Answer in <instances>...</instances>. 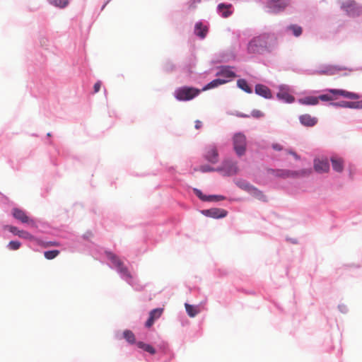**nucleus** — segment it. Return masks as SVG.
Listing matches in <instances>:
<instances>
[{
	"mask_svg": "<svg viewBox=\"0 0 362 362\" xmlns=\"http://www.w3.org/2000/svg\"><path fill=\"white\" fill-rule=\"evenodd\" d=\"M276 38L268 33H262L252 38L247 45V50L252 54H260L273 45Z\"/></svg>",
	"mask_w": 362,
	"mask_h": 362,
	"instance_id": "obj_1",
	"label": "nucleus"
},
{
	"mask_svg": "<svg viewBox=\"0 0 362 362\" xmlns=\"http://www.w3.org/2000/svg\"><path fill=\"white\" fill-rule=\"evenodd\" d=\"M327 91L331 93L329 94H323L317 97L319 100L322 101H331L337 99V95L342 96L345 98L351 99V100H358L360 98V95L354 92H350L346 90L342 89H329Z\"/></svg>",
	"mask_w": 362,
	"mask_h": 362,
	"instance_id": "obj_2",
	"label": "nucleus"
},
{
	"mask_svg": "<svg viewBox=\"0 0 362 362\" xmlns=\"http://www.w3.org/2000/svg\"><path fill=\"white\" fill-rule=\"evenodd\" d=\"M201 90L189 86H182L175 90L174 95L180 101L190 100L201 93Z\"/></svg>",
	"mask_w": 362,
	"mask_h": 362,
	"instance_id": "obj_3",
	"label": "nucleus"
},
{
	"mask_svg": "<svg viewBox=\"0 0 362 362\" xmlns=\"http://www.w3.org/2000/svg\"><path fill=\"white\" fill-rule=\"evenodd\" d=\"M233 149L238 156H242L246 151L247 140L243 133H236L233 136Z\"/></svg>",
	"mask_w": 362,
	"mask_h": 362,
	"instance_id": "obj_4",
	"label": "nucleus"
},
{
	"mask_svg": "<svg viewBox=\"0 0 362 362\" xmlns=\"http://www.w3.org/2000/svg\"><path fill=\"white\" fill-rule=\"evenodd\" d=\"M276 176L287 178L293 177L297 178L300 177H306L311 174L312 170L310 169H303L300 170H273Z\"/></svg>",
	"mask_w": 362,
	"mask_h": 362,
	"instance_id": "obj_5",
	"label": "nucleus"
},
{
	"mask_svg": "<svg viewBox=\"0 0 362 362\" xmlns=\"http://www.w3.org/2000/svg\"><path fill=\"white\" fill-rule=\"evenodd\" d=\"M107 257L111 262L117 268L119 272L122 274L127 278H132V275L129 273L128 269L124 265L121 259L114 253L111 252H105Z\"/></svg>",
	"mask_w": 362,
	"mask_h": 362,
	"instance_id": "obj_6",
	"label": "nucleus"
},
{
	"mask_svg": "<svg viewBox=\"0 0 362 362\" xmlns=\"http://www.w3.org/2000/svg\"><path fill=\"white\" fill-rule=\"evenodd\" d=\"M12 215L13 217L20 221L23 223H28L31 226L36 227V224L32 218L27 216L26 213L21 209L13 208L12 209Z\"/></svg>",
	"mask_w": 362,
	"mask_h": 362,
	"instance_id": "obj_7",
	"label": "nucleus"
},
{
	"mask_svg": "<svg viewBox=\"0 0 362 362\" xmlns=\"http://www.w3.org/2000/svg\"><path fill=\"white\" fill-rule=\"evenodd\" d=\"M289 0H268V7L273 13L283 11L289 5Z\"/></svg>",
	"mask_w": 362,
	"mask_h": 362,
	"instance_id": "obj_8",
	"label": "nucleus"
},
{
	"mask_svg": "<svg viewBox=\"0 0 362 362\" xmlns=\"http://www.w3.org/2000/svg\"><path fill=\"white\" fill-rule=\"evenodd\" d=\"M204 158L211 163L215 164L218 161V152L216 146L210 145L206 147Z\"/></svg>",
	"mask_w": 362,
	"mask_h": 362,
	"instance_id": "obj_9",
	"label": "nucleus"
},
{
	"mask_svg": "<svg viewBox=\"0 0 362 362\" xmlns=\"http://www.w3.org/2000/svg\"><path fill=\"white\" fill-rule=\"evenodd\" d=\"M314 169L319 173H327L329 170V163L327 159H315Z\"/></svg>",
	"mask_w": 362,
	"mask_h": 362,
	"instance_id": "obj_10",
	"label": "nucleus"
},
{
	"mask_svg": "<svg viewBox=\"0 0 362 362\" xmlns=\"http://www.w3.org/2000/svg\"><path fill=\"white\" fill-rule=\"evenodd\" d=\"M202 214L206 216L214 218H223L227 215V211L222 209H210L202 211Z\"/></svg>",
	"mask_w": 362,
	"mask_h": 362,
	"instance_id": "obj_11",
	"label": "nucleus"
},
{
	"mask_svg": "<svg viewBox=\"0 0 362 362\" xmlns=\"http://www.w3.org/2000/svg\"><path fill=\"white\" fill-rule=\"evenodd\" d=\"M334 107H341L351 109H362V100L356 102L341 101L337 103H332Z\"/></svg>",
	"mask_w": 362,
	"mask_h": 362,
	"instance_id": "obj_12",
	"label": "nucleus"
},
{
	"mask_svg": "<svg viewBox=\"0 0 362 362\" xmlns=\"http://www.w3.org/2000/svg\"><path fill=\"white\" fill-rule=\"evenodd\" d=\"M8 230L12 233L13 234L18 235V237L21 238H24L26 240H34V236L31 235L30 233L25 230H18L16 227L13 226H6Z\"/></svg>",
	"mask_w": 362,
	"mask_h": 362,
	"instance_id": "obj_13",
	"label": "nucleus"
},
{
	"mask_svg": "<svg viewBox=\"0 0 362 362\" xmlns=\"http://www.w3.org/2000/svg\"><path fill=\"white\" fill-rule=\"evenodd\" d=\"M163 311V308H156L152 310L149 313L148 320L146 322V327L148 328L151 327L153 325L154 321L161 316Z\"/></svg>",
	"mask_w": 362,
	"mask_h": 362,
	"instance_id": "obj_14",
	"label": "nucleus"
},
{
	"mask_svg": "<svg viewBox=\"0 0 362 362\" xmlns=\"http://www.w3.org/2000/svg\"><path fill=\"white\" fill-rule=\"evenodd\" d=\"M300 123L305 127H311L317 123V119L312 117L309 114H304L299 117Z\"/></svg>",
	"mask_w": 362,
	"mask_h": 362,
	"instance_id": "obj_15",
	"label": "nucleus"
},
{
	"mask_svg": "<svg viewBox=\"0 0 362 362\" xmlns=\"http://www.w3.org/2000/svg\"><path fill=\"white\" fill-rule=\"evenodd\" d=\"M223 168L228 175L236 174L238 171L237 163L228 160L224 161Z\"/></svg>",
	"mask_w": 362,
	"mask_h": 362,
	"instance_id": "obj_16",
	"label": "nucleus"
},
{
	"mask_svg": "<svg viewBox=\"0 0 362 362\" xmlns=\"http://www.w3.org/2000/svg\"><path fill=\"white\" fill-rule=\"evenodd\" d=\"M344 69V67L340 66L329 65L327 66L325 69L319 71L317 73L319 74L324 75H333Z\"/></svg>",
	"mask_w": 362,
	"mask_h": 362,
	"instance_id": "obj_17",
	"label": "nucleus"
},
{
	"mask_svg": "<svg viewBox=\"0 0 362 362\" xmlns=\"http://www.w3.org/2000/svg\"><path fill=\"white\" fill-rule=\"evenodd\" d=\"M255 93L265 98H271L272 93L268 87L264 85L257 84L255 86Z\"/></svg>",
	"mask_w": 362,
	"mask_h": 362,
	"instance_id": "obj_18",
	"label": "nucleus"
},
{
	"mask_svg": "<svg viewBox=\"0 0 362 362\" xmlns=\"http://www.w3.org/2000/svg\"><path fill=\"white\" fill-rule=\"evenodd\" d=\"M208 33V28L206 25H204L202 23L199 22L195 24L194 26V33L196 35L203 39L206 36Z\"/></svg>",
	"mask_w": 362,
	"mask_h": 362,
	"instance_id": "obj_19",
	"label": "nucleus"
},
{
	"mask_svg": "<svg viewBox=\"0 0 362 362\" xmlns=\"http://www.w3.org/2000/svg\"><path fill=\"white\" fill-rule=\"evenodd\" d=\"M332 165L334 170L341 173L344 169V161L341 158L332 157L331 158Z\"/></svg>",
	"mask_w": 362,
	"mask_h": 362,
	"instance_id": "obj_20",
	"label": "nucleus"
},
{
	"mask_svg": "<svg viewBox=\"0 0 362 362\" xmlns=\"http://www.w3.org/2000/svg\"><path fill=\"white\" fill-rule=\"evenodd\" d=\"M231 6V4H220L218 6V12L223 18H228L232 13L230 11Z\"/></svg>",
	"mask_w": 362,
	"mask_h": 362,
	"instance_id": "obj_21",
	"label": "nucleus"
},
{
	"mask_svg": "<svg viewBox=\"0 0 362 362\" xmlns=\"http://www.w3.org/2000/svg\"><path fill=\"white\" fill-rule=\"evenodd\" d=\"M227 81H228L227 80L221 79V78L214 79L212 81H211L210 83H209L207 85H206L201 90V91H205V90H209V89L218 87L220 85H222V84H224V83H227Z\"/></svg>",
	"mask_w": 362,
	"mask_h": 362,
	"instance_id": "obj_22",
	"label": "nucleus"
},
{
	"mask_svg": "<svg viewBox=\"0 0 362 362\" xmlns=\"http://www.w3.org/2000/svg\"><path fill=\"white\" fill-rule=\"evenodd\" d=\"M298 102L302 105H315L318 104V98L315 96H308L299 99Z\"/></svg>",
	"mask_w": 362,
	"mask_h": 362,
	"instance_id": "obj_23",
	"label": "nucleus"
},
{
	"mask_svg": "<svg viewBox=\"0 0 362 362\" xmlns=\"http://www.w3.org/2000/svg\"><path fill=\"white\" fill-rule=\"evenodd\" d=\"M186 312L190 317H195L200 312V309L198 306L189 305L188 303L185 304Z\"/></svg>",
	"mask_w": 362,
	"mask_h": 362,
	"instance_id": "obj_24",
	"label": "nucleus"
},
{
	"mask_svg": "<svg viewBox=\"0 0 362 362\" xmlns=\"http://www.w3.org/2000/svg\"><path fill=\"white\" fill-rule=\"evenodd\" d=\"M277 97L280 100H284L286 103H292L294 101V98L288 92L281 90L277 93Z\"/></svg>",
	"mask_w": 362,
	"mask_h": 362,
	"instance_id": "obj_25",
	"label": "nucleus"
},
{
	"mask_svg": "<svg viewBox=\"0 0 362 362\" xmlns=\"http://www.w3.org/2000/svg\"><path fill=\"white\" fill-rule=\"evenodd\" d=\"M137 346L139 348L142 349L145 351H147L152 355L156 354V349L150 344H146L142 341H139L137 343Z\"/></svg>",
	"mask_w": 362,
	"mask_h": 362,
	"instance_id": "obj_26",
	"label": "nucleus"
},
{
	"mask_svg": "<svg viewBox=\"0 0 362 362\" xmlns=\"http://www.w3.org/2000/svg\"><path fill=\"white\" fill-rule=\"evenodd\" d=\"M249 193L259 200L266 201V197L263 194L262 192H261L254 186H252Z\"/></svg>",
	"mask_w": 362,
	"mask_h": 362,
	"instance_id": "obj_27",
	"label": "nucleus"
},
{
	"mask_svg": "<svg viewBox=\"0 0 362 362\" xmlns=\"http://www.w3.org/2000/svg\"><path fill=\"white\" fill-rule=\"evenodd\" d=\"M238 86L245 91L247 93H251L252 92L251 88L247 84V82L245 79H239L237 81Z\"/></svg>",
	"mask_w": 362,
	"mask_h": 362,
	"instance_id": "obj_28",
	"label": "nucleus"
},
{
	"mask_svg": "<svg viewBox=\"0 0 362 362\" xmlns=\"http://www.w3.org/2000/svg\"><path fill=\"white\" fill-rule=\"evenodd\" d=\"M287 30L291 31L293 35L296 37H299L303 32V29L300 26L294 24L288 26Z\"/></svg>",
	"mask_w": 362,
	"mask_h": 362,
	"instance_id": "obj_29",
	"label": "nucleus"
},
{
	"mask_svg": "<svg viewBox=\"0 0 362 362\" xmlns=\"http://www.w3.org/2000/svg\"><path fill=\"white\" fill-rule=\"evenodd\" d=\"M124 338L130 344L135 343L136 339L134 333L130 330H125L123 332Z\"/></svg>",
	"mask_w": 362,
	"mask_h": 362,
	"instance_id": "obj_30",
	"label": "nucleus"
},
{
	"mask_svg": "<svg viewBox=\"0 0 362 362\" xmlns=\"http://www.w3.org/2000/svg\"><path fill=\"white\" fill-rule=\"evenodd\" d=\"M236 185L242 189L245 190L247 192H250L252 187L250 183L245 180H238L236 182Z\"/></svg>",
	"mask_w": 362,
	"mask_h": 362,
	"instance_id": "obj_31",
	"label": "nucleus"
},
{
	"mask_svg": "<svg viewBox=\"0 0 362 362\" xmlns=\"http://www.w3.org/2000/svg\"><path fill=\"white\" fill-rule=\"evenodd\" d=\"M218 75H221L226 78H235L236 76L235 74L228 68H223L218 73Z\"/></svg>",
	"mask_w": 362,
	"mask_h": 362,
	"instance_id": "obj_32",
	"label": "nucleus"
},
{
	"mask_svg": "<svg viewBox=\"0 0 362 362\" xmlns=\"http://www.w3.org/2000/svg\"><path fill=\"white\" fill-rule=\"evenodd\" d=\"M59 250H57L45 251L44 256L47 259H53L59 255Z\"/></svg>",
	"mask_w": 362,
	"mask_h": 362,
	"instance_id": "obj_33",
	"label": "nucleus"
},
{
	"mask_svg": "<svg viewBox=\"0 0 362 362\" xmlns=\"http://www.w3.org/2000/svg\"><path fill=\"white\" fill-rule=\"evenodd\" d=\"M194 192L195 193V194L200 199H202V201H212L213 199V197H214L215 196H206V195H204L202 194V192L198 189H194Z\"/></svg>",
	"mask_w": 362,
	"mask_h": 362,
	"instance_id": "obj_34",
	"label": "nucleus"
},
{
	"mask_svg": "<svg viewBox=\"0 0 362 362\" xmlns=\"http://www.w3.org/2000/svg\"><path fill=\"white\" fill-rule=\"evenodd\" d=\"M48 1L56 6L64 8L68 4L66 0H48Z\"/></svg>",
	"mask_w": 362,
	"mask_h": 362,
	"instance_id": "obj_35",
	"label": "nucleus"
},
{
	"mask_svg": "<svg viewBox=\"0 0 362 362\" xmlns=\"http://www.w3.org/2000/svg\"><path fill=\"white\" fill-rule=\"evenodd\" d=\"M21 243L18 242V241H10L8 245V247L10 250H18L21 247Z\"/></svg>",
	"mask_w": 362,
	"mask_h": 362,
	"instance_id": "obj_36",
	"label": "nucleus"
},
{
	"mask_svg": "<svg viewBox=\"0 0 362 362\" xmlns=\"http://www.w3.org/2000/svg\"><path fill=\"white\" fill-rule=\"evenodd\" d=\"M41 245L43 247H58L60 245L59 242L57 241H48L42 243Z\"/></svg>",
	"mask_w": 362,
	"mask_h": 362,
	"instance_id": "obj_37",
	"label": "nucleus"
},
{
	"mask_svg": "<svg viewBox=\"0 0 362 362\" xmlns=\"http://www.w3.org/2000/svg\"><path fill=\"white\" fill-rule=\"evenodd\" d=\"M252 116L255 118H259L264 116V114L259 110H255L252 112Z\"/></svg>",
	"mask_w": 362,
	"mask_h": 362,
	"instance_id": "obj_38",
	"label": "nucleus"
},
{
	"mask_svg": "<svg viewBox=\"0 0 362 362\" xmlns=\"http://www.w3.org/2000/svg\"><path fill=\"white\" fill-rule=\"evenodd\" d=\"M200 170L203 173L214 171V169L209 165H205L200 167Z\"/></svg>",
	"mask_w": 362,
	"mask_h": 362,
	"instance_id": "obj_39",
	"label": "nucleus"
},
{
	"mask_svg": "<svg viewBox=\"0 0 362 362\" xmlns=\"http://www.w3.org/2000/svg\"><path fill=\"white\" fill-rule=\"evenodd\" d=\"M101 86H102V83L100 81H97L95 83V85L93 86V89H94V93H98L100 90V89L101 88Z\"/></svg>",
	"mask_w": 362,
	"mask_h": 362,
	"instance_id": "obj_40",
	"label": "nucleus"
},
{
	"mask_svg": "<svg viewBox=\"0 0 362 362\" xmlns=\"http://www.w3.org/2000/svg\"><path fill=\"white\" fill-rule=\"evenodd\" d=\"M354 6H355V2L351 1H349V2L346 3V4H344L342 6H343V8H346V11H348V9L349 8L354 7Z\"/></svg>",
	"mask_w": 362,
	"mask_h": 362,
	"instance_id": "obj_41",
	"label": "nucleus"
},
{
	"mask_svg": "<svg viewBox=\"0 0 362 362\" xmlns=\"http://www.w3.org/2000/svg\"><path fill=\"white\" fill-rule=\"evenodd\" d=\"M272 148L276 151H281L283 150V147L279 144H274L272 145Z\"/></svg>",
	"mask_w": 362,
	"mask_h": 362,
	"instance_id": "obj_42",
	"label": "nucleus"
},
{
	"mask_svg": "<svg viewBox=\"0 0 362 362\" xmlns=\"http://www.w3.org/2000/svg\"><path fill=\"white\" fill-rule=\"evenodd\" d=\"M202 123L201 121H199V120H196L195 121V128L197 129H200L202 127Z\"/></svg>",
	"mask_w": 362,
	"mask_h": 362,
	"instance_id": "obj_43",
	"label": "nucleus"
},
{
	"mask_svg": "<svg viewBox=\"0 0 362 362\" xmlns=\"http://www.w3.org/2000/svg\"><path fill=\"white\" fill-rule=\"evenodd\" d=\"M216 197H213L212 201H221L224 199V197L221 195H215Z\"/></svg>",
	"mask_w": 362,
	"mask_h": 362,
	"instance_id": "obj_44",
	"label": "nucleus"
},
{
	"mask_svg": "<svg viewBox=\"0 0 362 362\" xmlns=\"http://www.w3.org/2000/svg\"><path fill=\"white\" fill-rule=\"evenodd\" d=\"M287 152H288V153L291 154L292 156H293L296 159H299L300 158V157L295 152H293L292 151H287Z\"/></svg>",
	"mask_w": 362,
	"mask_h": 362,
	"instance_id": "obj_45",
	"label": "nucleus"
}]
</instances>
